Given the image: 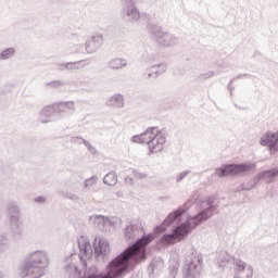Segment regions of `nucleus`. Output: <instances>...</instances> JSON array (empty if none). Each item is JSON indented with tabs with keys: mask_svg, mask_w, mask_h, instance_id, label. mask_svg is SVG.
<instances>
[{
	"mask_svg": "<svg viewBox=\"0 0 278 278\" xmlns=\"http://www.w3.org/2000/svg\"><path fill=\"white\" fill-rule=\"evenodd\" d=\"M153 235H148L137 241L134 247L127 249L123 255H119L114 260L108 267V275L101 276L100 278H114L118 277L123 270H127L129 260H144L147 244L153 240Z\"/></svg>",
	"mask_w": 278,
	"mask_h": 278,
	"instance_id": "obj_1",
	"label": "nucleus"
},
{
	"mask_svg": "<svg viewBox=\"0 0 278 278\" xmlns=\"http://www.w3.org/2000/svg\"><path fill=\"white\" fill-rule=\"evenodd\" d=\"M49 266V255L46 251H35L26 255L24 264L20 268L21 277L40 278L45 275V268Z\"/></svg>",
	"mask_w": 278,
	"mask_h": 278,
	"instance_id": "obj_2",
	"label": "nucleus"
},
{
	"mask_svg": "<svg viewBox=\"0 0 278 278\" xmlns=\"http://www.w3.org/2000/svg\"><path fill=\"white\" fill-rule=\"evenodd\" d=\"M134 142L148 144L150 153H162L166 144V132L156 127L147 129L143 134L134 137Z\"/></svg>",
	"mask_w": 278,
	"mask_h": 278,
	"instance_id": "obj_3",
	"label": "nucleus"
},
{
	"mask_svg": "<svg viewBox=\"0 0 278 278\" xmlns=\"http://www.w3.org/2000/svg\"><path fill=\"white\" fill-rule=\"evenodd\" d=\"M210 216H212V210L207 208L195 217L189 219L187 224H181L176 227L173 235H166L163 237V244H176V242H180V240H184V238L190 233V230L192 229L190 228V225H192V227H197L201 220H207Z\"/></svg>",
	"mask_w": 278,
	"mask_h": 278,
	"instance_id": "obj_4",
	"label": "nucleus"
},
{
	"mask_svg": "<svg viewBox=\"0 0 278 278\" xmlns=\"http://www.w3.org/2000/svg\"><path fill=\"white\" fill-rule=\"evenodd\" d=\"M251 170L250 165H226L224 168L216 170L217 177H226L227 175H242Z\"/></svg>",
	"mask_w": 278,
	"mask_h": 278,
	"instance_id": "obj_5",
	"label": "nucleus"
},
{
	"mask_svg": "<svg viewBox=\"0 0 278 278\" xmlns=\"http://www.w3.org/2000/svg\"><path fill=\"white\" fill-rule=\"evenodd\" d=\"M262 147H269L270 153H277L278 151V131L267 132L261 139Z\"/></svg>",
	"mask_w": 278,
	"mask_h": 278,
	"instance_id": "obj_6",
	"label": "nucleus"
},
{
	"mask_svg": "<svg viewBox=\"0 0 278 278\" xmlns=\"http://www.w3.org/2000/svg\"><path fill=\"white\" fill-rule=\"evenodd\" d=\"M56 117H58V114L55 113V106H54L53 103L50 104V105H46L39 112V121L43 125H46L47 123H51V122L55 121Z\"/></svg>",
	"mask_w": 278,
	"mask_h": 278,
	"instance_id": "obj_7",
	"label": "nucleus"
},
{
	"mask_svg": "<svg viewBox=\"0 0 278 278\" xmlns=\"http://www.w3.org/2000/svg\"><path fill=\"white\" fill-rule=\"evenodd\" d=\"M7 216L9 224L23 220L21 218V206H18V203L11 201L7 204Z\"/></svg>",
	"mask_w": 278,
	"mask_h": 278,
	"instance_id": "obj_8",
	"label": "nucleus"
},
{
	"mask_svg": "<svg viewBox=\"0 0 278 278\" xmlns=\"http://www.w3.org/2000/svg\"><path fill=\"white\" fill-rule=\"evenodd\" d=\"M10 228L15 240H23V238H25V226L23 224V219L20 222L11 223Z\"/></svg>",
	"mask_w": 278,
	"mask_h": 278,
	"instance_id": "obj_9",
	"label": "nucleus"
},
{
	"mask_svg": "<svg viewBox=\"0 0 278 278\" xmlns=\"http://www.w3.org/2000/svg\"><path fill=\"white\" fill-rule=\"evenodd\" d=\"M103 45V36L96 35L87 40V51L91 52L97 47H101Z\"/></svg>",
	"mask_w": 278,
	"mask_h": 278,
	"instance_id": "obj_10",
	"label": "nucleus"
},
{
	"mask_svg": "<svg viewBox=\"0 0 278 278\" xmlns=\"http://www.w3.org/2000/svg\"><path fill=\"white\" fill-rule=\"evenodd\" d=\"M54 111L56 113V116L60 114H66L71 110V102L70 101H61V102H54Z\"/></svg>",
	"mask_w": 278,
	"mask_h": 278,
	"instance_id": "obj_11",
	"label": "nucleus"
},
{
	"mask_svg": "<svg viewBox=\"0 0 278 278\" xmlns=\"http://www.w3.org/2000/svg\"><path fill=\"white\" fill-rule=\"evenodd\" d=\"M67 83L62 81V80H52L49 83L43 84V87L47 90H60V88H64V86H66Z\"/></svg>",
	"mask_w": 278,
	"mask_h": 278,
	"instance_id": "obj_12",
	"label": "nucleus"
},
{
	"mask_svg": "<svg viewBox=\"0 0 278 278\" xmlns=\"http://www.w3.org/2000/svg\"><path fill=\"white\" fill-rule=\"evenodd\" d=\"M16 55V48H5L0 52V60L5 61V60H12Z\"/></svg>",
	"mask_w": 278,
	"mask_h": 278,
	"instance_id": "obj_13",
	"label": "nucleus"
},
{
	"mask_svg": "<svg viewBox=\"0 0 278 278\" xmlns=\"http://www.w3.org/2000/svg\"><path fill=\"white\" fill-rule=\"evenodd\" d=\"M78 247L80 251L86 255L88 251H90V241L88 240V237H79L78 239Z\"/></svg>",
	"mask_w": 278,
	"mask_h": 278,
	"instance_id": "obj_14",
	"label": "nucleus"
},
{
	"mask_svg": "<svg viewBox=\"0 0 278 278\" xmlns=\"http://www.w3.org/2000/svg\"><path fill=\"white\" fill-rule=\"evenodd\" d=\"M10 249V239L8 238V233L0 235V253L3 251H8Z\"/></svg>",
	"mask_w": 278,
	"mask_h": 278,
	"instance_id": "obj_15",
	"label": "nucleus"
},
{
	"mask_svg": "<svg viewBox=\"0 0 278 278\" xmlns=\"http://www.w3.org/2000/svg\"><path fill=\"white\" fill-rule=\"evenodd\" d=\"M103 181L106 186H116V184L118 182V178L116 177V174L109 173L104 176Z\"/></svg>",
	"mask_w": 278,
	"mask_h": 278,
	"instance_id": "obj_16",
	"label": "nucleus"
},
{
	"mask_svg": "<svg viewBox=\"0 0 278 278\" xmlns=\"http://www.w3.org/2000/svg\"><path fill=\"white\" fill-rule=\"evenodd\" d=\"M125 65H126V63H125V60H123V59H113L110 62L111 68H114V70L123 68V66H125Z\"/></svg>",
	"mask_w": 278,
	"mask_h": 278,
	"instance_id": "obj_17",
	"label": "nucleus"
},
{
	"mask_svg": "<svg viewBox=\"0 0 278 278\" xmlns=\"http://www.w3.org/2000/svg\"><path fill=\"white\" fill-rule=\"evenodd\" d=\"M181 214H184V211L181 210L170 213L167 219L165 220V225H170V223H173L174 220H177V218H179Z\"/></svg>",
	"mask_w": 278,
	"mask_h": 278,
	"instance_id": "obj_18",
	"label": "nucleus"
},
{
	"mask_svg": "<svg viewBox=\"0 0 278 278\" xmlns=\"http://www.w3.org/2000/svg\"><path fill=\"white\" fill-rule=\"evenodd\" d=\"M99 248H96L97 251L100 253H108V250L110 249V244L101 239L98 240Z\"/></svg>",
	"mask_w": 278,
	"mask_h": 278,
	"instance_id": "obj_19",
	"label": "nucleus"
},
{
	"mask_svg": "<svg viewBox=\"0 0 278 278\" xmlns=\"http://www.w3.org/2000/svg\"><path fill=\"white\" fill-rule=\"evenodd\" d=\"M60 193H61L62 197H64L65 199H71V194L68 193V184H66V182H61Z\"/></svg>",
	"mask_w": 278,
	"mask_h": 278,
	"instance_id": "obj_20",
	"label": "nucleus"
},
{
	"mask_svg": "<svg viewBox=\"0 0 278 278\" xmlns=\"http://www.w3.org/2000/svg\"><path fill=\"white\" fill-rule=\"evenodd\" d=\"M277 175H278V172L271 169V170L265 172V173L263 174V177H264L265 179H268V178H270V177H277Z\"/></svg>",
	"mask_w": 278,
	"mask_h": 278,
	"instance_id": "obj_21",
	"label": "nucleus"
},
{
	"mask_svg": "<svg viewBox=\"0 0 278 278\" xmlns=\"http://www.w3.org/2000/svg\"><path fill=\"white\" fill-rule=\"evenodd\" d=\"M68 66H71V62L58 63L56 64V71H67Z\"/></svg>",
	"mask_w": 278,
	"mask_h": 278,
	"instance_id": "obj_22",
	"label": "nucleus"
},
{
	"mask_svg": "<svg viewBox=\"0 0 278 278\" xmlns=\"http://www.w3.org/2000/svg\"><path fill=\"white\" fill-rule=\"evenodd\" d=\"M47 201V198L45 195H38L35 198V203H45Z\"/></svg>",
	"mask_w": 278,
	"mask_h": 278,
	"instance_id": "obj_23",
	"label": "nucleus"
},
{
	"mask_svg": "<svg viewBox=\"0 0 278 278\" xmlns=\"http://www.w3.org/2000/svg\"><path fill=\"white\" fill-rule=\"evenodd\" d=\"M64 270H66V273H70L71 271V264H66L64 266Z\"/></svg>",
	"mask_w": 278,
	"mask_h": 278,
	"instance_id": "obj_24",
	"label": "nucleus"
},
{
	"mask_svg": "<svg viewBox=\"0 0 278 278\" xmlns=\"http://www.w3.org/2000/svg\"><path fill=\"white\" fill-rule=\"evenodd\" d=\"M238 270H244V264L238 265Z\"/></svg>",
	"mask_w": 278,
	"mask_h": 278,
	"instance_id": "obj_25",
	"label": "nucleus"
},
{
	"mask_svg": "<svg viewBox=\"0 0 278 278\" xmlns=\"http://www.w3.org/2000/svg\"><path fill=\"white\" fill-rule=\"evenodd\" d=\"M0 278H5V273H3V270L0 269Z\"/></svg>",
	"mask_w": 278,
	"mask_h": 278,
	"instance_id": "obj_26",
	"label": "nucleus"
},
{
	"mask_svg": "<svg viewBox=\"0 0 278 278\" xmlns=\"http://www.w3.org/2000/svg\"><path fill=\"white\" fill-rule=\"evenodd\" d=\"M7 88H9L8 92H12V86L7 85Z\"/></svg>",
	"mask_w": 278,
	"mask_h": 278,
	"instance_id": "obj_27",
	"label": "nucleus"
},
{
	"mask_svg": "<svg viewBox=\"0 0 278 278\" xmlns=\"http://www.w3.org/2000/svg\"><path fill=\"white\" fill-rule=\"evenodd\" d=\"M68 260H71V256L65 257L64 262H68Z\"/></svg>",
	"mask_w": 278,
	"mask_h": 278,
	"instance_id": "obj_28",
	"label": "nucleus"
},
{
	"mask_svg": "<svg viewBox=\"0 0 278 278\" xmlns=\"http://www.w3.org/2000/svg\"><path fill=\"white\" fill-rule=\"evenodd\" d=\"M116 99H119V101H123V96L116 97Z\"/></svg>",
	"mask_w": 278,
	"mask_h": 278,
	"instance_id": "obj_29",
	"label": "nucleus"
},
{
	"mask_svg": "<svg viewBox=\"0 0 278 278\" xmlns=\"http://www.w3.org/2000/svg\"><path fill=\"white\" fill-rule=\"evenodd\" d=\"M22 278H29V277H22Z\"/></svg>",
	"mask_w": 278,
	"mask_h": 278,
	"instance_id": "obj_30",
	"label": "nucleus"
}]
</instances>
